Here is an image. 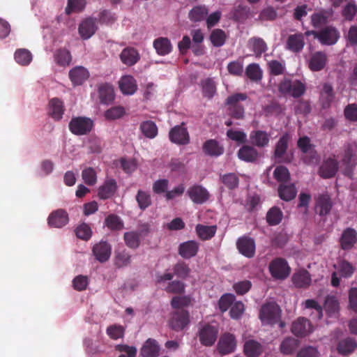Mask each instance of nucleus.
<instances>
[{"instance_id":"f257e3e1","label":"nucleus","mask_w":357,"mask_h":357,"mask_svg":"<svg viewBox=\"0 0 357 357\" xmlns=\"http://www.w3.org/2000/svg\"><path fill=\"white\" fill-rule=\"evenodd\" d=\"M278 91L283 96L290 95L298 98L305 93L306 86L301 80L284 78L278 84Z\"/></svg>"},{"instance_id":"f03ea898","label":"nucleus","mask_w":357,"mask_h":357,"mask_svg":"<svg viewBox=\"0 0 357 357\" xmlns=\"http://www.w3.org/2000/svg\"><path fill=\"white\" fill-rule=\"evenodd\" d=\"M280 307L275 302L264 304L259 312V318L261 321L271 325L280 321Z\"/></svg>"},{"instance_id":"7ed1b4c3","label":"nucleus","mask_w":357,"mask_h":357,"mask_svg":"<svg viewBox=\"0 0 357 357\" xmlns=\"http://www.w3.org/2000/svg\"><path fill=\"white\" fill-rule=\"evenodd\" d=\"M218 333L217 326L210 324H204L199 327L197 336L202 345L211 347L216 342Z\"/></svg>"},{"instance_id":"20e7f679","label":"nucleus","mask_w":357,"mask_h":357,"mask_svg":"<svg viewBox=\"0 0 357 357\" xmlns=\"http://www.w3.org/2000/svg\"><path fill=\"white\" fill-rule=\"evenodd\" d=\"M93 127V121L90 118L85 116L73 117L68 125L70 131L79 136L89 134Z\"/></svg>"},{"instance_id":"39448f33","label":"nucleus","mask_w":357,"mask_h":357,"mask_svg":"<svg viewBox=\"0 0 357 357\" xmlns=\"http://www.w3.org/2000/svg\"><path fill=\"white\" fill-rule=\"evenodd\" d=\"M268 268L272 277L278 280H284L289 275L291 271L287 261L280 257L271 261Z\"/></svg>"},{"instance_id":"423d86ee","label":"nucleus","mask_w":357,"mask_h":357,"mask_svg":"<svg viewBox=\"0 0 357 357\" xmlns=\"http://www.w3.org/2000/svg\"><path fill=\"white\" fill-rule=\"evenodd\" d=\"M190 322L189 312L186 310H178L172 313L169 326L172 330L178 332L186 328Z\"/></svg>"},{"instance_id":"0eeeda50","label":"nucleus","mask_w":357,"mask_h":357,"mask_svg":"<svg viewBox=\"0 0 357 357\" xmlns=\"http://www.w3.org/2000/svg\"><path fill=\"white\" fill-rule=\"evenodd\" d=\"M291 331L295 336L303 337L313 331V327L309 319L301 317L293 321Z\"/></svg>"},{"instance_id":"6e6552de","label":"nucleus","mask_w":357,"mask_h":357,"mask_svg":"<svg viewBox=\"0 0 357 357\" xmlns=\"http://www.w3.org/2000/svg\"><path fill=\"white\" fill-rule=\"evenodd\" d=\"M169 137L170 141L176 144L185 145L190 142V136L184 123L172 128L169 131Z\"/></svg>"},{"instance_id":"1a4fd4ad","label":"nucleus","mask_w":357,"mask_h":357,"mask_svg":"<svg viewBox=\"0 0 357 357\" xmlns=\"http://www.w3.org/2000/svg\"><path fill=\"white\" fill-rule=\"evenodd\" d=\"M92 253L97 261L105 263L110 258L112 247L107 241H101L93 246Z\"/></svg>"},{"instance_id":"9d476101","label":"nucleus","mask_w":357,"mask_h":357,"mask_svg":"<svg viewBox=\"0 0 357 357\" xmlns=\"http://www.w3.org/2000/svg\"><path fill=\"white\" fill-rule=\"evenodd\" d=\"M236 247L239 252L248 258L253 257L255 254V242L250 237H240L237 240Z\"/></svg>"},{"instance_id":"9b49d317","label":"nucleus","mask_w":357,"mask_h":357,"mask_svg":"<svg viewBox=\"0 0 357 357\" xmlns=\"http://www.w3.org/2000/svg\"><path fill=\"white\" fill-rule=\"evenodd\" d=\"M333 202L328 193L321 194L317 196L315 201V212L321 216H324L331 211Z\"/></svg>"},{"instance_id":"f8f14e48","label":"nucleus","mask_w":357,"mask_h":357,"mask_svg":"<svg viewBox=\"0 0 357 357\" xmlns=\"http://www.w3.org/2000/svg\"><path fill=\"white\" fill-rule=\"evenodd\" d=\"M305 43L303 33L290 34L287 39L285 48L289 51L297 54L303 51Z\"/></svg>"},{"instance_id":"ddd939ff","label":"nucleus","mask_w":357,"mask_h":357,"mask_svg":"<svg viewBox=\"0 0 357 357\" xmlns=\"http://www.w3.org/2000/svg\"><path fill=\"white\" fill-rule=\"evenodd\" d=\"M236 342L234 335L230 333L223 334L218 342V349L220 354L227 355L234 351Z\"/></svg>"},{"instance_id":"4468645a","label":"nucleus","mask_w":357,"mask_h":357,"mask_svg":"<svg viewBox=\"0 0 357 357\" xmlns=\"http://www.w3.org/2000/svg\"><path fill=\"white\" fill-rule=\"evenodd\" d=\"M98 29L96 19L88 17L79 25L78 31L83 40L90 38Z\"/></svg>"},{"instance_id":"2eb2a0df","label":"nucleus","mask_w":357,"mask_h":357,"mask_svg":"<svg viewBox=\"0 0 357 357\" xmlns=\"http://www.w3.org/2000/svg\"><path fill=\"white\" fill-rule=\"evenodd\" d=\"M187 194L190 199L197 204H202L209 199L208 192L202 185H195L190 187L188 190Z\"/></svg>"},{"instance_id":"dca6fc26","label":"nucleus","mask_w":357,"mask_h":357,"mask_svg":"<svg viewBox=\"0 0 357 357\" xmlns=\"http://www.w3.org/2000/svg\"><path fill=\"white\" fill-rule=\"evenodd\" d=\"M69 220L68 214L64 209H57L52 211L47 219L50 227L61 228L65 226Z\"/></svg>"},{"instance_id":"f3484780","label":"nucleus","mask_w":357,"mask_h":357,"mask_svg":"<svg viewBox=\"0 0 357 357\" xmlns=\"http://www.w3.org/2000/svg\"><path fill=\"white\" fill-rule=\"evenodd\" d=\"M319 40L323 45H331L337 43L340 38L338 31L333 26H326L320 31Z\"/></svg>"},{"instance_id":"a211bd4d","label":"nucleus","mask_w":357,"mask_h":357,"mask_svg":"<svg viewBox=\"0 0 357 357\" xmlns=\"http://www.w3.org/2000/svg\"><path fill=\"white\" fill-rule=\"evenodd\" d=\"M327 55L324 52H316L313 53L309 61L308 68L313 72H317L323 70L327 63Z\"/></svg>"},{"instance_id":"6ab92c4d","label":"nucleus","mask_w":357,"mask_h":357,"mask_svg":"<svg viewBox=\"0 0 357 357\" xmlns=\"http://www.w3.org/2000/svg\"><path fill=\"white\" fill-rule=\"evenodd\" d=\"M357 242V231L351 227L345 229L340 239L341 248L344 250L351 249Z\"/></svg>"},{"instance_id":"aec40b11","label":"nucleus","mask_w":357,"mask_h":357,"mask_svg":"<svg viewBox=\"0 0 357 357\" xmlns=\"http://www.w3.org/2000/svg\"><path fill=\"white\" fill-rule=\"evenodd\" d=\"M149 231L147 225H143V229L140 231H128L123 235L125 243L128 247L132 249H136L140 243V237L142 234H146Z\"/></svg>"},{"instance_id":"412c9836","label":"nucleus","mask_w":357,"mask_h":357,"mask_svg":"<svg viewBox=\"0 0 357 357\" xmlns=\"http://www.w3.org/2000/svg\"><path fill=\"white\" fill-rule=\"evenodd\" d=\"M338 169V162L336 159L329 158L326 160L319 168V175L324 178H329L335 175Z\"/></svg>"},{"instance_id":"4be33fe9","label":"nucleus","mask_w":357,"mask_h":357,"mask_svg":"<svg viewBox=\"0 0 357 357\" xmlns=\"http://www.w3.org/2000/svg\"><path fill=\"white\" fill-rule=\"evenodd\" d=\"M89 77V73L83 66H75L69 72V78L74 86L82 84Z\"/></svg>"},{"instance_id":"5701e85b","label":"nucleus","mask_w":357,"mask_h":357,"mask_svg":"<svg viewBox=\"0 0 357 357\" xmlns=\"http://www.w3.org/2000/svg\"><path fill=\"white\" fill-rule=\"evenodd\" d=\"M335 93L333 87L329 83H324L320 91L319 102L321 107L327 109L330 107L334 100Z\"/></svg>"},{"instance_id":"b1692460","label":"nucleus","mask_w":357,"mask_h":357,"mask_svg":"<svg viewBox=\"0 0 357 357\" xmlns=\"http://www.w3.org/2000/svg\"><path fill=\"white\" fill-rule=\"evenodd\" d=\"M356 146L348 144L344 146L342 153L341 163L346 167L347 169H351L355 165Z\"/></svg>"},{"instance_id":"393cba45","label":"nucleus","mask_w":357,"mask_h":357,"mask_svg":"<svg viewBox=\"0 0 357 357\" xmlns=\"http://www.w3.org/2000/svg\"><path fill=\"white\" fill-rule=\"evenodd\" d=\"M199 244L195 241H188L180 244L178 254L184 259L195 257L199 250Z\"/></svg>"},{"instance_id":"a878e982","label":"nucleus","mask_w":357,"mask_h":357,"mask_svg":"<svg viewBox=\"0 0 357 357\" xmlns=\"http://www.w3.org/2000/svg\"><path fill=\"white\" fill-rule=\"evenodd\" d=\"M290 140V136L288 133L282 135L278 141L275 150L274 156L276 160L280 162H287V160L284 159V155L287 150L288 144Z\"/></svg>"},{"instance_id":"bb28decb","label":"nucleus","mask_w":357,"mask_h":357,"mask_svg":"<svg viewBox=\"0 0 357 357\" xmlns=\"http://www.w3.org/2000/svg\"><path fill=\"white\" fill-rule=\"evenodd\" d=\"M119 56L121 62L128 66H134L140 59L138 51L131 47L124 48Z\"/></svg>"},{"instance_id":"cd10ccee","label":"nucleus","mask_w":357,"mask_h":357,"mask_svg":"<svg viewBox=\"0 0 357 357\" xmlns=\"http://www.w3.org/2000/svg\"><path fill=\"white\" fill-rule=\"evenodd\" d=\"M118 186L116 181L114 178L107 179L103 185L98 188V197L101 199H107L112 197L116 191Z\"/></svg>"},{"instance_id":"c85d7f7f","label":"nucleus","mask_w":357,"mask_h":357,"mask_svg":"<svg viewBox=\"0 0 357 357\" xmlns=\"http://www.w3.org/2000/svg\"><path fill=\"white\" fill-rule=\"evenodd\" d=\"M203 152L211 157H218L223 154L224 147L215 139L206 140L202 146Z\"/></svg>"},{"instance_id":"c756f323","label":"nucleus","mask_w":357,"mask_h":357,"mask_svg":"<svg viewBox=\"0 0 357 357\" xmlns=\"http://www.w3.org/2000/svg\"><path fill=\"white\" fill-rule=\"evenodd\" d=\"M259 156L258 151L249 145H243L238 151V158L247 162H255Z\"/></svg>"},{"instance_id":"7c9ffc66","label":"nucleus","mask_w":357,"mask_h":357,"mask_svg":"<svg viewBox=\"0 0 357 357\" xmlns=\"http://www.w3.org/2000/svg\"><path fill=\"white\" fill-rule=\"evenodd\" d=\"M293 284L298 288H307L311 284V276L309 272L305 269L296 271L292 276Z\"/></svg>"},{"instance_id":"2f4dec72","label":"nucleus","mask_w":357,"mask_h":357,"mask_svg":"<svg viewBox=\"0 0 357 357\" xmlns=\"http://www.w3.org/2000/svg\"><path fill=\"white\" fill-rule=\"evenodd\" d=\"M248 47L256 57H261L268 50V45L264 39L259 37H252L248 41Z\"/></svg>"},{"instance_id":"473e14b6","label":"nucleus","mask_w":357,"mask_h":357,"mask_svg":"<svg viewBox=\"0 0 357 357\" xmlns=\"http://www.w3.org/2000/svg\"><path fill=\"white\" fill-rule=\"evenodd\" d=\"M153 45L157 54L160 56L169 54L173 49L170 40L166 37H159L155 39Z\"/></svg>"},{"instance_id":"72a5a7b5","label":"nucleus","mask_w":357,"mask_h":357,"mask_svg":"<svg viewBox=\"0 0 357 357\" xmlns=\"http://www.w3.org/2000/svg\"><path fill=\"white\" fill-rule=\"evenodd\" d=\"M264 351V347L255 340H247L243 347V352L247 357H259Z\"/></svg>"},{"instance_id":"f704fd0d","label":"nucleus","mask_w":357,"mask_h":357,"mask_svg":"<svg viewBox=\"0 0 357 357\" xmlns=\"http://www.w3.org/2000/svg\"><path fill=\"white\" fill-rule=\"evenodd\" d=\"M119 84L121 92L126 95H132L137 89L136 80L131 75L123 76Z\"/></svg>"},{"instance_id":"c9c22d12","label":"nucleus","mask_w":357,"mask_h":357,"mask_svg":"<svg viewBox=\"0 0 357 357\" xmlns=\"http://www.w3.org/2000/svg\"><path fill=\"white\" fill-rule=\"evenodd\" d=\"M252 144L257 147L263 148L268 145L270 136L263 130H253L250 134Z\"/></svg>"},{"instance_id":"e433bc0d","label":"nucleus","mask_w":357,"mask_h":357,"mask_svg":"<svg viewBox=\"0 0 357 357\" xmlns=\"http://www.w3.org/2000/svg\"><path fill=\"white\" fill-rule=\"evenodd\" d=\"M160 347L156 340L148 339L141 349V355L143 357H158L159 356Z\"/></svg>"},{"instance_id":"4c0bfd02","label":"nucleus","mask_w":357,"mask_h":357,"mask_svg":"<svg viewBox=\"0 0 357 357\" xmlns=\"http://www.w3.org/2000/svg\"><path fill=\"white\" fill-rule=\"evenodd\" d=\"M98 96L101 103H111L114 99V91L112 86L107 83L100 85Z\"/></svg>"},{"instance_id":"58836bf2","label":"nucleus","mask_w":357,"mask_h":357,"mask_svg":"<svg viewBox=\"0 0 357 357\" xmlns=\"http://www.w3.org/2000/svg\"><path fill=\"white\" fill-rule=\"evenodd\" d=\"M299 343V340L294 337H285L280 345V351L284 355H291L298 347Z\"/></svg>"},{"instance_id":"ea45409f","label":"nucleus","mask_w":357,"mask_h":357,"mask_svg":"<svg viewBox=\"0 0 357 357\" xmlns=\"http://www.w3.org/2000/svg\"><path fill=\"white\" fill-rule=\"evenodd\" d=\"M50 115L56 121L60 120L64 112V107L63 102L57 98H52L49 103Z\"/></svg>"},{"instance_id":"a19ab883","label":"nucleus","mask_w":357,"mask_h":357,"mask_svg":"<svg viewBox=\"0 0 357 357\" xmlns=\"http://www.w3.org/2000/svg\"><path fill=\"white\" fill-rule=\"evenodd\" d=\"M202 95L204 98L211 99L216 93V83L213 78L208 77L201 81Z\"/></svg>"},{"instance_id":"79ce46f5","label":"nucleus","mask_w":357,"mask_h":357,"mask_svg":"<svg viewBox=\"0 0 357 357\" xmlns=\"http://www.w3.org/2000/svg\"><path fill=\"white\" fill-rule=\"evenodd\" d=\"M195 229L198 237L202 241H206L212 238L215 236L217 231V226H207L198 224Z\"/></svg>"},{"instance_id":"37998d69","label":"nucleus","mask_w":357,"mask_h":357,"mask_svg":"<svg viewBox=\"0 0 357 357\" xmlns=\"http://www.w3.org/2000/svg\"><path fill=\"white\" fill-rule=\"evenodd\" d=\"M208 10L205 6H196L193 7L188 13V17L193 22H201L206 19Z\"/></svg>"},{"instance_id":"c03bdc74","label":"nucleus","mask_w":357,"mask_h":357,"mask_svg":"<svg viewBox=\"0 0 357 357\" xmlns=\"http://www.w3.org/2000/svg\"><path fill=\"white\" fill-rule=\"evenodd\" d=\"M296 188L294 184H280L278 187L279 197L284 201H291L296 197Z\"/></svg>"},{"instance_id":"a18cd8bd","label":"nucleus","mask_w":357,"mask_h":357,"mask_svg":"<svg viewBox=\"0 0 357 357\" xmlns=\"http://www.w3.org/2000/svg\"><path fill=\"white\" fill-rule=\"evenodd\" d=\"M139 129L143 135L149 139H153L158 135V127L152 121H145L142 122Z\"/></svg>"},{"instance_id":"49530a36","label":"nucleus","mask_w":357,"mask_h":357,"mask_svg":"<svg viewBox=\"0 0 357 357\" xmlns=\"http://www.w3.org/2000/svg\"><path fill=\"white\" fill-rule=\"evenodd\" d=\"M245 75L251 81L258 82L262 79L263 72L259 64L253 63L246 67Z\"/></svg>"},{"instance_id":"de8ad7c7","label":"nucleus","mask_w":357,"mask_h":357,"mask_svg":"<svg viewBox=\"0 0 357 357\" xmlns=\"http://www.w3.org/2000/svg\"><path fill=\"white\" fill-rule=\"evenodd\" d=\"M283 213L280 208L273 206L271 208L266 214V221L269 225H278L282 221Z\"/></svg>"},{"instance_id":"09e8293b","label":"nucleus","mask_w":357,"mask_h":357,"mask_svg":"<svg viewBox=\"0 0 357 357\" xmlns=\"http://www.w3.org/2000/svg\"><path fill=\"white\" fill-rule=\"evenodd\" d=\"M138 207L142 211H145L152 204L151 197L148 192L139 190L135 196Z\"/></svg>"},{"instance_id":"8fccbe9b","label":"nucleus","mask_w":357,"mask_h":357,"mask_svg":"<svg viewBox=\"0 0 357 357\" xmlns=\"http://www.w3.org/2000/svg\"><path fill=\"white\" fill-rule=\"evenodd\" d=\"M72 60L70 52L66 49H59L54 53V61L61 66H66Z\"/></svg>"},{"instance_id":"3c124183","label":"nucleus","mask_w":357,"mask_h":357,"mask_svg":"<svg viewBox=\"0 0 357 357\" xmlns=\"http://www.w3.org/2000/svg\"><path fill=\"white\" fill-rule=\"evenodd\" d=\"M356 347V342L351 338H347L338 343L337 350L340 354L347 355L353 352Z\"/></svg>"},{"instance_id":"603ef678","label":"nucleus","mask_w":357,"mask_h":357,"mask_svg":"<svg viewBox=\"0 0 357 357\" xmlns=\"http://www.w3.org/2000/svg\"><path fill=\"white\" fill-rule=\"evenodd\" d=\"M209 38L214 47H220L225 43L227 35L223 30L215 29L211 31Z\"/></svg>"},{"instance_id":"864d4df0","label":"nucleus","mask_w":357,"mask_h":357,"mask_svg":"<svg viewBox=\"0 0 357 357\" xmlns=\"http://www.w3.org/2000/svg\"><path fill=\"white\" fill-rule=\"evenodd\" d=\"M15 60L21 66H27L32 61V54L26 49H18L15 51Z\"/></svg>"},{"instance_id":"5fc2aeb1","label":"nucleus","mask_w":357,"mask_h":357,"mask_svg":"<svg viewBox=\"0 0 357 357\" xmlns=\"http://www.w3.org/2000/svg\"><path fill=\"white\" fill-rule=\"evenodd\" d=\"M173 271L178 278L186 279L190 275L191 269L185 261H179L174 265Z\"/></svg>"},{"instance_id":"6e6d98bb","label":"nucleus","mask_w":357,"mask_h":357,"mask_svg":"<svg viewBox=\"0 0 357 357\" xmlns=\"http://www.w3.org/2000/svg\"><path fill=\"white\" fill-rule=\"evenodd\" d=\"M248 98L246 93H236L228 96L225 100V105L228 106V109L234 108L238 106H243L241 102L245 101Z\"/></svg>"},{"instance_id":"4d7b16f0","label":"nucleus","mask_w":357,"mask_h":357,"mask_svg":"<svg viewBox=\"0 0 357 357\" xmlns=\"http://www.w3.org/2000/svg\"><path fill=\"white\" fill-rule=\"evenodd\" d=\"M185 283L178 280L169 282L165 288L167 293L174 294H183L185 293Z\"/></svg>"},{"instance_id":"13d9d810","label":"nucleus","mask_w":357,"mask_h":357,"mask_svg":"<svg viewBox=\"0 0 357 357\" xmlns=\"http://www.w3.org/2000/svg\"><path fill=\"white\" fill-rule=\"evenodd\" d=\"M220 181L229 190H234L238 186L239 179L236 174L228 173L220 176Z\"/></svg>"},{"instance_id":"bf43d9fd","label":"nucleus","mask_w":357,"mask_h":357,"mask_svg":"<svg viewBox=\"0 0 357 357\" xmlns=\"http://www.w3.org/2000/svg\"><path fill=\"white\" fill-rule=\"evenodd\" d=\"M131 262V256L126 250L118 251L116 252L114 264L118 268L127 266Z\"/></svg>"},{"instance_id":"052dcab7","label":"nucleus","mask_w":357,"mask_h":357,"mask_svg":"<svg viewBox=\"0 0 357 357\" xmlns=\"http://www.w3.org/2000/svg\"><path fill=\"white\" fill-rule=\"evenodd\" d=\"M126 114V109L122 106L112 107L105 112V117L107 120L113 121L122 118Z\"/></svg>"},{"instance_id":"680f3d73","label":"nucleus","mask_w":357,"mask_h":357,"mask_svg":"<svg viewBox=\"0 0 357 357\" xmlns=\"http://www.w3.org/2000/svg\"><path fill=\"white\" fill-rule=\"evenodd\" d=\"M105 225L111 230H121L123 228V221L114 214H110L105 218Z\"/></svg>"},{"instance_id":"e2e57ef3","label":"nucleus","mask_w":357,"mask_h":357,"mask_svg":"<svg viewBox=\"0 0 357 357\" xmlns=\"http://www.w3.org/2000/svg\"><path fill=\"white\" fill-rule=\"evenodd\" d=\"M191 301L190 296H174L172 298L170 304L172 308L178 310L182 307L190 305Z\"/></svg>"},{"instance_id":"0e129e2a","label":"nucleus","mask_w":357,"mask_h":357,"mask_svg":"<svg viewBox=\"0 0 357 357\" xmlns=\"http://www.w3.org/2000/svg\"><path fill=\"white\" fill-rule=\"evenodd\" d=\"M82 176L84 183L88 185H93L97 181V176L95 169L87 167L82 172Z\"/></svg>"},{"instance_id":"69168bd1","label":"nucleus","mask_w":357,"mask_h":357,"mask_svg":"<svg viewBox=\"0 0 357 357\" xmlns=\"http://www.w3.org/2000/svg\"><path fill=\"white\" fill-rule=\"evenodd\" d=\"M355 268L347 261L343 260L339 264L338 273L341 277L350 278L354 273Z\"/></svg>"},{"instance_id":"338daca9","label":"nucleus","mask_w":357,"mask_h":357,"mask_svg":"<svg viewBox=\"0 0 357 357\" xmlns=\"http://www.w3.org/2000/svg\"><path fill=\"white\" fill-rule=\"evenodd\" d=\"M75 234L78 238L88 241L92 234L91 227L86 223L79 225L75 229Z\"/></svg>"},{"instance_id":"774afa93","label":"nucleus","mask_w":357,"mask_h":357,"mask_svg":"<svg viewBox=\"0 0 357 357\" xmlns=\"http://www.w3.org/2000/svg\"><path fill=\"white\" fill-rule=\"evenodd\" d=\"M318 349L312 346H307L301 349L297 353L296 357H319Z\"/></svg>"}]
</instances>
